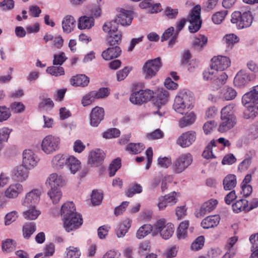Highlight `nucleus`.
<instances>
[{
	"instance_id": "nucleus-64",
	"label": "nucleus",
	"mask_w": 258,
	"mask_h": 258,
	"mask_svg": "<svg viewBox=\"0 0 258 258\" xmlns=\"http://www.w3.org/2000/svg\"><path fill=\"white\" fill-rule=\"evenodd\" d=\"M235 243H228L226 246L227 252L223 256V258H232L236 253V249L234 247Z\"/></svg>"
},
{
	"instance_id": "nucleus-30",
	"label": "nucleus",
	"mask_w": 258,
	"mask_h": 258,
	"mask_svg": "<svg viewBox=\"0 0 258 258\" xmlns=\"http://www.w3.org/2000/svg\"><path fill=\"white\" fill-rule=\"evenodd\" d=\"M220 218L219 215H215L208 216L201 222V226L204 229H209L216 226L219 223Z\"/></svg>"
},
{
	"instance_id": "nucleus-4",
	"label": "nucleus",
	"mask_w": 258,
	"mask_h": 258,
	"mask_svg": "<svg viewBox=\"0 0 258 258\" xmlns=\"http://www.w3.org/2000/svg\"><path fill=\"white\" fill-rule=\"evenodd\" d=\"M60 143L61 139L59 136L48 135L43 139L41 148L46 154H51L59 149Z\"/></svg>"
},
{
	"instance_id": "nucleus-20",
	"label": "nucleus",
	"mask_w": 258,
	"mask_h": 258,
	"mask_svg": "<svg viewBox=\"0 0 258 258\" xmlns=\"http://www.w3.org/2000/svg\"><path fill=\"white\" fill-rule=\"evenodd\" d=\"M218 203L217 200L213 199H211L205 202L199 211L197 212L196 216L197 217H202L209 214L216 208Z\"/></svg>"
},
{
	"instance_id": "nucleus-1",
	"label": "nucleus",
	"mask_w": 258,
	"mask_h": 258,
	"mask_svg": "<svg viewBox=\"0 0 258 258\" xmlns=\"http://www.w3.org/2000/svg\"><path fill=\"white\" fill-rule=\"evenodd\" d=\"M192 100V93L189 91L181 90L175 98L173 108L176 112L183 114L193 107Z\"/></svg>"
},
{
	"instance_id": "nucleus-57",
	"label": "nucleus",
	"mask_w": 258,
	"mask_h": 258,
	"mask_svg": "<svg viewBox=\"0 0 258 258\" xmlns=\"http://www.w3.org/2000/svg\"><path fill=\"white\" fill-rule=\"evenodd\" d=\"M228 14L227 10H224L218 12L213 14L212 19L213 22L216 24H220L224 20L225 17Z\"/></svg>"
},
{
	"instance_id": "nucleus-48",
	"label": "nucleus",
	"mask_w": 258,
	"mask_h": 258,
	"mask_svg": "<svg viewBox=\"0 0 258 258\" xmlns=\"http://www.w3.org/2000/svg\"><path fill=\"white\" fill-rule=\"evenodd\" d=\"M219 73V72L214 67H212L211 64L210 68L207 69L203 72V78L205 81L212 82Z\"/></svg>"
},
{
	"instance_id": "nucleus-63",
	"label": "nucleus",
	"mask_w": 258,
	"mask_h": 258,
	"mask_svg": "<svg viewBox=\"0 0 258 258\" xmlns=\"http://www.w3.org/2000/svg\"><path fill=\"white\" fill-rule=\"evenodd\" d=\"M67 59V57L65 53L63 52H61L59 54H54L53 64L54 66H61Z\"/></svg>"
},
{
	"instance_id": "nucleus-61",
	"label": "nucleus",
	"mask_w": 258,
	"mask_h": 258,
	"mask_svg": "<svg viewBox=\"0 0 258 258\" xmlns=\"http://www.w3.org/2000/svg\"><path fill=\"white\" fill-rule=\"evenodd\" d=\"M96 100L93 91H91L83 96L82 104L84 106H88Z\"/></svg>"
},
{
	"instance_id": "nucleus-52",
	"label": "nucleus",
	"mask_w": 258,
	"mask_h": 258,
	"mask_svg": "<svg viewBox=\"0 0 258 258\" xmlns=\"http://www.w3.org/2000/svg\"><path fill=\"white\" fill-rule=\"evenodd\" d=\"M145 147L141 143H130L126 147V150L134 154L141 152Z\"/></svg>"
},
{
	"instance_id": "nucleus-49",
	"label": "nucleus",
	"mask_w": 258,
	"mask_h": 258,
	"mask_svg": "<svg viewBox=\"0 0 258 258\" xmlns=\"http://www.w3.org/2000/svg\"><path fill=\"white\" fill-rule=\"evenodd\" d=\"M36 228L35 224L32 222L27 223L24 224L23 227V236L26 239L29 238L36 231Z\"/></svg>"
},
{
	"instance_id": "nucleus-39",
	"label": "nucleus",
	"mask_w": 258,
	"mask_h": 258,
	"mask_svg": "<svg viewBox=\"0 0 258 258\" xmlns=\"http://www.w3.org/2000/svg\"><path fill=\"white\" fill-rule=\"evenodd\" d=\"M185 115L180 119L179 125L181 127H184L192 124L196 119V116L194 112L188 111L185 113Z\"/></svg>"
},
{
	"instance_id": "nucleus-26",
	"label": "nucleus",
	"mask_w": 258,
	"mask_h": 258,
	"mask_svg": "<svg viewBox=\"0 0 258 258\" xmlns=\"http://www.w3.org/2000/svg\"><path fill=\"white\" fill-rule=\"evenodd\" d=\"M121 50L119 46H115L107 48L102 52L101 56L105 60H110L120 56Z\"/></svg>"
},
{
	"instance_id": "nucleus-44",
	"label": "nucleus",
	"mask_w": 258,
	"mask_h": 258,
	"mask_svg": "<svg viewBox=\"0 0 258 258\" xmlns=\"http://www.w3.org/2000/svg\"><path fill=\"white\" fill-rule=\"evenodd\" d=\"M153 230V226L149 224H146L141 226L137 230L136 237L138 239H142L145 237Z\"/></svg>"
},
{
	"instance_id": "nucleus-11",
	"label": "nucleus",
	"mask_w": 258,
	"mask_h": 258,
	"mask_svg": "<svg viewBox=\"0 0 258 258\" xmlns=\"http://www.w3.org/2000/svg\"><path fill=\"white\" fill-rule=\"evenodd\" d=\"M41 192L40 189L34 188L26 194L22 200V205L24 207L35 205L40 200Z\"/></svg>"
},
{
	"instance_id": "nucleus-38",
	"label": "nucleus",
	"mask_w": 258,
	"mask_h": 258,
	"mask_svg": "<svg viewBox=\"0 0 258 258\" xmlns=\"http://www.w3.org/2000/svg\"><path fill=\"white\" fill-rule=\"evenodd\" d=\"M242 103L244 106L258 104V95H254L252 92L249 91L243 96Z\"/></svg>"
},
{
	"instance_id": "nucleus-62",
	"label": "nucleus",
	"mask_w": 258,
	"mask_h": 258,
	"mask_svg": "<svg viewBox=\"0 0 258 258\" xmlns=\"http://www.w3.org/2000/svg\"><path fill=\"white\" fill-rule=\"evenodd\" d=\"M120 131L116 128H110L104 132L103 137L105 139L117 138L120 135Z\"/></svg>"
},
{
	"instance_id": "nucleus-42",
	"label": "nucleus",
	"mask_w": 258,
	"mask_h": 258,
	"mask_svg": "<svg viewBox=\"0 0 258 258\" xmlns=\"http://www.w3.org/2000/svg\"><path fill=\"white\" fill-rule=\"evenodd\" d=\"M227 78L228 76L225 73L219 72L212 82V87L215 89H218L226 83Z\"/></svg>"
},
{
	"instance_id": "nucleus-43",
	"label": "nucleus",
	"mask_w": 258,
	"mask_h": 258,
	"mask_svg": "<svg viewBox=\"0 0 258 258\" xmlns=\"http://www.w3.org/2000/svg\"><path fill=\"white\" fill-rule=\"evenodd\" d=\"M168 92L163 88H159L157 92L156 103L158 105L165 104L168 101Z\"/></svg>"
},
{
	"instance_id": "nucleus-14",
	"label": "nucleus",
	"mask_w": 258,
	"mask_h": 258,
	"mask_svg": "<svg viewBox=\"0 0 258 258\" xmlns=\"http://www.w3.org/2000/svg\"><path fill=\"white\" fill-rule=\"evenodd\" d=\"M104 110L102 107L96 106L93 108L90 114V124L93 127H97L103 119Z\"/></svg>"
},
{
	"instance_id": "nucleus-33",
	"label": "nucleus",
	"mask_w": 258,
	"mask_h": 258,
	"mask_svg": "<svg viewBox=\"0 0 258 258\" xmlns=\"http://www.w3.org/2000/svg\"><path fill=\"white\" fill-rule=\"evenodd\" d=\"M40 102L38 104V108L41 111H47L53 106L52 100L48 97L46 94L41 95L40 97Z\"/></svg>"
},
{
	"instance_id": "nucleus-27",
	"label": "nucleus",
	"mask_w": 258,
	"mask_h": 258,
	"mask_svg": "<svg viewBox=\"0 0 258 258\" xmlns=\"http://www.w3.org/2000/svg\"><path fill=\"white\" fill-rule=\"evenodd\" d=\"M27 208L22 213V216L27 220H35L41 214L40 211L35 205L26 207Z\"/></svg>"
},
{
	"instance_id": "nucleus-58",
	"label": "nucleus",
	"mask_w": 258,
	"mask_h": 258,
	"mask_svg": "<svg viewBox=\"0 0 258 258\" xmlns=\"http://www.w3.org/2000/svg\"><path fill=\"white\" fill-rule=\"evenodd\" d=\"M12 132V129L7 127H3L0 128V143L3 144L4 142H7L10 135Z\"/></svg>"
},
{
	"instance_id": "nucleus-34",
	"label": "nucleus",
	"mask_w": 258,
	"mask_h": 258,
	"mask_svg": "<svg viewBox=\"0 0 258 258\" xmlns=\"http://www.w3.org/2000/svg\"><path fill=\"white\" fill-rule=\"evenodd\" d=\"M67 167L72 174H75L81 168V162L75 157L69 155Z\"/></svg>"
},
{
	"instance_id": "nucleus-47",
	"label": "nucleus",
	"mask_w": 258,
	"mask_h": 258,
	"mask_svg": "<svg viewBox=\"0 0 258 258\" xmlns=\"http://www.w3.org/2000/svg\"><path fill=\"white\" fill-rule=\"evenodd\" d=\"M234 105L233 104L228 105L223 107L221 111V118H232L236 120V116L234 114Z\"/></svg>"
},
{
	"instance_id": "nucleus-29",
	"label": "nucleus",
	"mask_w": 258,
	"mask_h": 258,
	"mask_svg": "<svg viewBox=\"0 0 258 258\" xmlns=\"http://www.w3.org/2000/svg\"><path fill=\"white\" fill-rule=\"evenodd\" d=\"M76 20L73 16H66L61 23L63 32L68 34L73 31L76 26Z\"/></svg>"
},
{
	"instance_id": "nucleus-10",
	"label": "nucleus",
	"mask_w": 258,
	"mask_h": 258,
	"mask_svg": "<svg viewBox=\"0 0 258 258\" xmlns=\"http://www.w3.org/2000/svg\"><path fill=\"white\" fill-rule=\"evenodd\" d=\"M68 218V219H62L63 227L68 232L79 228L83 224V218L80 214Z\"/></svg>"
},
{
	"instance_id": "nucleus-54",
	"label": "nucleus",
	"mask_w": 258,
	"mask_h": 258,
	"mask_svg": "<svg viewBox=\"0 0 258 258\" xmlns=\"http://www.w3.org/2000/svg\"><path fill=\"white\" fill-rule=\"evenodd\" d=\"M249 139L254 140L258 138V121L250 125L247 131Z\"/></svg>"
},
{
	"instance_id": "nucleus-18",
	"label": "nucleus",
	"mask_w": 258,
	"mask_h": 258,
	"mask_svg": "<svg viewBox=\"0 0 258 258\" xmlns=\"http://www.w3.org/2000/svg\"><path fill=\"white\" fill-rule=\"evenodd\" d=\"M64 179L61 175L53 173L47 178L46 185L49 188H60L64 184Z\"/></svg>"
},
{
	"instance_id": "nucleus-59",
	"label": "nucleus",
	"mask_w": 258,
	"mask_h": 258,
	"mask_svg": "<svg viewBox=\"0 0 258 258\" xmlns=\"http://www.w3.org/2000/svg\"><path fill=\"white\" fill-rule=\"evenodd\" d=\"M93 91L96 99L106 98L110 94V89L105 87L101 88L98 90Z\"/></svg>"
},
{
	"instance_id": "nucleus-55",
	"label": "nucleus",
	"mask_w": 258,
	"mask_h": 258,
	"mask_svg": "<svg viewBox=\"0 0 258 258\" xmlns=\"http://www.w3.org/2000/svg\"><path fill=\"white\" fill-rule=\"evenodd\" d=\"M46 72L52 76L58 77L64 75V71L61 67L51 66L46 69Z\"/></svg>"
},
{
	"instance_id": "nucleus-51",
	"label": "nucleus",
	"mask_w": 258,
	"mask_h": 258,
	"mask_svg": "<svg viewBox=\"0 0 258 258\" xmlns=\"http://www.w3.org/2000/svg\"><path fill=\"white\" fill-rule=\"evenodd\" d=\"M216 146V142L215 140H212L210 143L206 147L204 151L202 156L204 158L206 159H213L215 158V156L213 154L212 152V147Z\"/></svg>"
},
{
	"instance_id": "nucleus-12",
	"label": "nucleus",
	"mask_w": 258,
	"mask_h": 258,
	"mask_svg": "<svg viewBox=\"0 0 258 258\" xmlns=\"http://www.w3.org/2000/svg\"><path fill=\"white\" fill-rule=\"evenodd\" d=\"M119 13L115 19L111 22H115V24L117 26L119 23L122 26L130 25L133 19V12L123 9H120Z\"/></svg>"
},
{
	"instance_id": "nucleus-3",
	"label": "nucleus",
	"mask_w": 258,
	"mask_h": 258,
	"mask_svg": "<svg viewBox=\"0 0 258 258\" xmlns=\"http://www.w3.org/2000/svg\"><path fill=\"white\" fill-rule=\"evenodd\" d=\"M192 162V156L190 153L181 154L173 161L171 170L175 174H180L184 171Z\"/></svg>"
},
{
	"instance_id": "nucleus-36",
	"label": "nucleus",
	"mask_w": 258,
	"mask_h": 258,
	"mask_svg": "<svg viewBox=\"0 0 258 258\" xmlns=\"http://www.w3.org/2000/svg\"><path fill=\"white\" fill-rule=\"evenodd\" d=\"M236 177L234 174L227 175L223 180L224 189L226 190L232 189L236 186Z\"/></svg>"
},
{
	"instance_id": "nucleus-28",
	"label": "nucleus",
	"mask_w": 258,
	"mask_h": 258,
	"mask_svg": "<svg viewBox=\"0 0 258 258\" xmlns=\"http://www.w3.org/2000/svg\"><path fill=\"white\" fill-rule=\"evenodd\" d=\"M94 23L93 17L82 16L78 19V28L80 30L90 29L94 26Z\"/></svg>"
},
{
	"instance_id": "nucleus-45",
	"label": "nucleus",
	"mask_w": 258,
	"mask_h": 258,
	"mask_svg": "<svg viewBox=\"0 0 258 258\" xmlns=\"http://www.w3.org/2000/svg\"><path fill=\"white\" fill-rule=\"evenodd\" d=\"M208 38L204 35H199L195 37L192 46L197 50H201L207 44Z\"/></svg>"
},
{
	"instance_id": "nucleus-17",
	"label": "nucleus",
	"mask_w": 258,
	"mask_h": 258,
	"mask_svg": "<svg viewBox=\"0 0 258 258\" xmlns=\"http://www.w3.org/2000/svg\"><path fill=\"white\" fill-rule=\"evenodd\" d=\"M212 67H214L219 72H223L231 63L229 58L224 56H215L212 58Z\"/></svg>"
},
{
	"instance_id": "nucleus-16",
	"label": "nucleus",
	"mask_w": 258,
	"mask_h": 258,
	"mask_svg": "<svg viewBox=\"0 0 258 258\" xmlns=\"http://www.w3.org/2000/svg\"><path fill=\"white\" fill-rule=\"evenodd\" d=\"M258 207V200L255 204L248 206V201L245 199H241L237 201L232 205V209L234 213H239L241 212H248L253 208Z\"/></svg>"
},
{
	"instance_id": "nucleus-32",
	"label": "nucleus",
	"mask_w": 258,
	"mask_h": 258,
	"mask_svg": "<svg viewBox=\"0 0 258 258\" xmlns=\"http://www.w3.org/2000/svg\"><path fill=\"white\" fill-rule=\"evenodd\" d=\"M236 123V120L232 118L221 117V122L218 127V131L225 133L233 128Z\"/></svg>"
},
{
	"instance_id": "nucleus-60",
	"label": "nucleus",
	"mask_w": 258,
	"mask_h": 258,
	"mask_svg": "<svg viewBox=\"0 0 258 258\" xmlns=\"http://www.w3.org/2000/svg\"><path fill=\"white\" fill-rule=\"evenodd\" d=\"M103 199V194L97 190H93L91 195V202L94 206L101 204Z\"/></svg>"
},
{
	"instance_id": "nucleus-22",
	"label": "nucleus",
	"mask_w": 258,
	"mask_h": 258,
	"mask_svg": "<svg viewBox=\"0 0 258 258\" xmlns=\"http://www.w3.org/2000/svg\"><path fill=\"white\" fill-rule=\"evenodd\" d=\"M61 219H68L69 216H76L79 213L76 212L74 204L72 202H66L63 204L60 211Z\"/></svg>"
},
{
	"instance_id": "nucleus-35",
	"label": "nucleus",
	"mask_w": 258,
	"mask_h": 258,
	"mask_svg": "<svg viewBox=\"0 0 258 258\" xmlns=\"http://www.w3.org/2000/svg\"><path fill=\"white\" fill-rule=\"evenodd\" d=\"M189 226V222L184 221L179 224L177 231L176 236L178 240H184L187 236V228Z\"/></svg>"
},
{
	"instance_id": "nucleus-19",
	"label": "nucleus",
	"mask_w": 258,
	"mask_h": 258,
	"mask_svg": "<svg viewBox=\"0 0 258 258\" xmlns=\"http://www.w3.org/2000/svg\"><path fill=\"white\" fill-rule=\"evenodd\" d=\"M251 81V77L245 71L240 70L234 78V84L236 87L242 88Z\"/></svg>"
},
{
	"instance_id": "nucleus-50",
	"label": "nucleus",
	"mask_w": 258,
	"mask_h": 258,
	"mask_svg": "<svg viewBox=\"0 0 258 258\" xmlns=\"http://www.w3.org/2000/svg\"><path fill=\"white\" fill-rule=\"evenodd\" d=\"M81 252L78 247L70 246L67 248L64 258H80Z\"/></svg>"
},
{
	"instance_id": "nucleus-15",
	"label": "nucleus",
	"mask_w": 258,
	"mask_h": 258,
	"mask_svg": "<svg viewBox=\"0 0 258 258\" xmlns=\"http://www.w3.org/2000/svg\"><path fill=\"white\" fill-rule=\"evenodd\" d=\"M196 135L194 131L183 133L177 140L176 143L182 148L190 146L196 140Z\"/></svg>"
},
{
	"instance_id": "nucleus-9",
	"label": "nucleus",
	"mask_w": 258,
	"mask_h": 258,
	"mask_svg": "<svg viewBox=\"0 0 258 258\" xmlns=\"http://www.w3.org/2000/svg\"><path fill=\"white\" fill-rule=\"evenodd\" d=\"M201 6L198 5H196L191 11L188 19L190 22L188 29L191 33L197 32L201 27Z\"/></svg>"
},
{
	"instance_id": "nucleus-6",
	"label": "nucleus",
	"mask_w": 258,
	"mask_h": 258,
	"mask_svg": "<svg viewBox=\"0 0 258 258\" xmlns=\"http://www.w3.org/2000/svg\"><path fill=\"white\" fill-rule=\"evenodd\" d=\"M154 227L159 231L160 236L166 240L171 237L174 232V225L170 222H167L165 219L158 220Z\"/></svg>"
},
{
	"instance_id": "nucleus-8",
	"label": "nucleus",
	"mask_w": 258,
	"mask_h": 258,
	"mask_svg": "<svg viewBox=\"0 0 258 258\" xmlns=\"http://www.w3.org/2000/svg\"><path fill=\"white\" fill-rule=\"evenodd\" d=\"M154 96V92L150 89L135 90L131 94L130 101L134 104L141 105L150 101Z\"/></svg>"
},
{
	"instance_id": "nucleus-21",
	"label": "nucleus",
	"mask_w": 258,
	"mask_h": 258,
	"mask_svg": "<svg viewBox=\"0 0 258 258\" xmlns=\"http://www.w3.org/2000/svg\"><path fill=\"white\" fill-rule=\"evenodd\" d=\"M105 154L100 149H96L90 152L88 163L94 166H98L104 160Z\"/></svg>"
},
{
	"instance_id": "nucleus-46",
	"label": "nucleus",
	"mask_w": 258,
	"mask_h": 258,
	"mask_svg": "<svg viewBox=\"0 0 258 258\" xmlns=\"http://www.w3.org/2000/svg\"><path fill=\"white\" fill-rule=\"evenodd\" d=\"M236 95L237 92L234 89L227 86L225 87L221 92V97L226 100L234 99Z\"/></svg>"
},
{
	"instance_id": "nucleus-53",
	"label": "nucleus",
	"mask_w": 258,
	"mask_h": 258,
	"mask_svg": "<svg viewBox=\"0 0 258 258\" xmlns=\"http://www.w3.org/2000/svg\"><path fill=\"white\" fill-rule=\"evenodd\" d=\"M142 186L139 184H134L131 185L126 190L125 195L127 197L131 198L135 194H140L142 192Z\"/></svg>"
},
{
	"instance_id": "nucleus-25",
	"label": "nucleus",
	"mask_w": 258,
	"mask_h": 258,
	"mask_svg": "<svg viewBox=\"0 0 258 258\" xmlns=\"http://www.w3.org/2000/svg\"><path fill=\"white\" fill-rule=\"evenodd\" d=\"M132 220L129 218L123 219L115 229V234L119 237H123L131 227Z\"/></svg>"
},
{
	"instance_id": "nucleus-31",
	"label": "nucleus",
	"mask_w": 258,
	"mask_h": 258,
	"mask_svg": "<svg viewBox=\"0 0 258 258\" xmlns=\"http://www.w3.org/2000/svg\"><path fill=\"white\" fill-rule=\"evenodd\" d=\"M71 85L75 87H86L89 83V78L85 75L73 77L70 80Z\"/></svg>"
},
{
	"instance_id": "nucleus-7",
	"label": "nucleus",
	"mask_w": 258,
	"mask_h": 258,
	"mask_svg": "<svg viewBox=\"0 0 258 258\" xmlns=\"http://www.w3.org/2000/svg\"><path fill=\"white\" fill-rule=\"evenodd\" d=\"M161 59L159 57L148 60L143 66L142 71L146 79L155 77L161 67Z\"/></svg>"
},
{
	"instance_id": "nucleus-40",
	"label": "nucleus",
	"mask_w": 258,
	"mask_h": 258,
	"mask_svg": "<svg viewBox=\"0 0 258 258\" xmlns=\"http://www.w3.org/2000/svg\"><path fill=\"white\" fill-rule=\"evenodd\" d=\"M47 195L53 204H57L62 197V193L59 188H50Z\"/></svg>"
},
{
	"instance_id": "nucleus-13",
	"label": "nucleus",
	"mask_w": 258,
	"mask_h": 258,
	"mask_svg": "<svg viewBox=\"0 0 258 258\" xmlns=\"http://www.w3.org/2000/svg\"><path fill=\"white\" fill-rule=\"evenodd\" d=\"M38 158L33 152L30 150H26L23 153V166L28 169L36 166L38 162Z\"/></svg>"
},
{
	"instance_id": "nucleus-2",
	"label": "nucleus",
	"mask_w": 258,
	"mask_h": 258,
	"mask_svg": "<svg viewBox=\"0 0 258 258\" xmlns=\"http://www.w3.org/2000/svg\"><path fill=\"white\" fill-rule=\"evenodd\" d=\"M103 30L108 34L106 40L109 45L117 46L121 43L122 34L118 30V26L115 22L105 23L103 26Z\"/></svg>"
},
{
	"instance_id": "nucleus-37",
	"label": "nucleus",
	"mask_w": 258,
	"mask_h": 258,
	"mask_svg": "<svg viewBox=\"0 0 258 258\" xmlns=\"http://www.w3.org/2000/svg\"><path fill=\"white\" fill-rule=\"evenodd\" d=\"M27 169L24 166H20L14 170V176L18 181L23 182L27 179L29 172Z\"/></svg>"
},
{
	"instance_id": "nucleus-24",
	"label": "nucleus",
	"mask_w": 258,
	"mask_h": 258,
	"mask_svg": "<svg viewBox=\"0 0 258 258\" xmlns=\"http://www.w3.org/2000/svg\"><path fill=\"white\" fill-rule=\"evenodd\" d=\"M69 157V155L57 154L54 156L51 160L52 167L56 169H60L67 165Z\"/></svg>"
},
{
	"instance_id": "nucleus-5",
	"label": "nucleus",
	"mask_w": 258,
	"mask_h": 258,
	"mask_svg": "<svg viewBox=\"0 0 258 258\" xmlns=\"http://www.w3.org/2000/svg\"><path fill=\"white\" fill-rule=\"evenodd\" d=\"M253 17L250 11L243 12L235 11L231 15V22L235 24L238 29L249 27L252 24Z\"/></svg>"
},
{
	"instance_id": "nucleus-56",
	"label": "nucleus",
	"mask_w": 258,
	"mask_h": 258,
	"mask_svg": "<svg viewBox=\"0 0 258 258\" xmlns=\"http://www.w3.org/2000/svg\"><path fill=\"white\" fill-rule=\"evenodd\" d=\"M121 167V160L117 158L114 159L110 164L108 170L110 176H113Z\"/></svg>"
},
{
	"instance_id": "nucleus-23",
	"label": "nucleus",
	"mask_w": 258,
	"mask_h": 258,
	"mask_svg": "<svg viewBox=\"0 0 258 258\" xmlns=\"http://www.w3.org/2000/svg\"><path fill=\"white\" fill-rule=\"evenodd\" d=\"M24 191L23 185L19 183L11 184L5 191V196L9 199H15Z\"/></svg>"
},
{
	"instance_id": "nucleus-41",
	"label": "nucleus",
	"mask_w": 258,
	"mask_h": 258,
	"mask_svg": "<svg viewBox=\"0 0 258 258\" xmlns=\"http://www.w3.org/2000/svg\"><path fill=\"white\" fill-rule=\"evenodd\" d=\"M246 110L243 113V117L245 119H254L255 117L258 116V104H254L247 106Z\"/></svg>"
}]
</instances>
